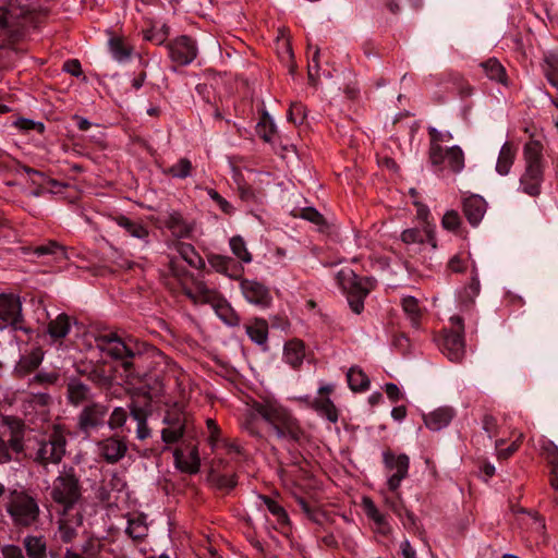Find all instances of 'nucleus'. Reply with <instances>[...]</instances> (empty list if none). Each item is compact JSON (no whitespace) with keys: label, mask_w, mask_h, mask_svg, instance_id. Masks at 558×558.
<instances>
[{"label":"nucleus","mask_w":558,"mask_h":558,"mask_svg":"<svg viewBox=\"0 0 558 558\" xmlns=\"http://www.w3.org/2000/svg\"><path fill=\"white\" fill-rule=\"evenodd\" d=\"M428 134L430 136L428 159L430 163H437L441 160V148H445L442 143L450 142L452 136L449 132H440L435 128H429Z\"/></svg>","instance_id":"5701e85b"},{"label":"nucleus","mask_w":558,"mask_h":558,"mask_svg":"<svg viewBox=\"0 0 558 558\" xmlns=\"http://www.w3.org/2000/svg\"><path fill=\"white\" fill-rule=\"evenodd\" d=\"M7 510L15 525L25 527L35 524L40 513L36 499L23 492L12 494Z\"/></svg>","instance_id":"0eeeda50"},{"label":"nucleus","mask_w":558,"mask_h":558,"mask_svg":"<svg viewBox=\"0 0 558 558\" xmlns=\"http://www.w3.org/2000/svg\"><path fill=\"white\" fill-rule=\"evenodd\" d=\"M447 267L451 272L459 274L466 269V260L457 254L449 259Z\"/></svg>","instance_id":"0e129e2a"},{"label":"nucleus","mask_w":558,"mask_h":558,"mask_svg":"<svg viewBox=\"0 0 558 558\" xmlns=\"http://www.w3.org/2000/svg\"><path fill=\"white\" fill-rule=\"evenodd\" d=\"M504 445H505V441L502 439L497 440L495 444L496 457L498 460H507L519 448L518 440L512 441L507 448H504Z\"/></svg>","instance_id":"5fc2aeb1"},{"label":"nucleus","mask_w":558,"mask_h":558,"mask_svg":"<svg viewBox=\"0 0 558 558\" xmlns=\"http://www.w3.org/2000/svg\"><path fill=\"white\" fill-rule=\"evenodd\" d=\"M440 155L441 160L437 163H432L433 166H442V168H448L453 173H459L464 168V155L459 146L441 148Z\"/></svg>","instance_id":"6ab92c4d"},{"label":"nucleus","mask_w":558,"mask_h":558,"mask_svg":"<svg viewBox=\"0 0 558 558\" xmlns=\"http://www.w3.org/2000/svg\"><path fill=\"white\" fill-rule=\"evenodd\" d=\"M174 461L178 469L189 474H195L199 471V457L197 450L194 448L187 456L181 450L174 451Z\"/></svg>","instance_id":"a878e982"},{"label":"nucleus","mask_w":558,"mask_h":558,"mask_svg":"<svg viewBox=\"0 0 558 558\" xmlns=\"http://www.w3.org/2000/svg\"><path fill=\"white\" fill-rule=\"evenodd\" d=\"M441 225L446 230L457 232L461 226V217L459 213L453 209L446 211L442 217Z\"/></svg>","instance_id":"603ef678"},{"label":"nucleus","mask_w":558,"mask_h":558,"mask_svg":"<svg viewBox=\"0 0 558 558\" xmlns=\"http://www.w3.org/2000/svg\"><path fill=\"white\" fill-rule=\"evenodd\" d=\"M179 253L191 266L197 268L203 265L202 258L197 255L191 244L181 243L179 246Z\"/></svg>","instance_id":"de8ad7c7"},{"label":"nucleus","mask_w":558,"mask_h":558,"mask_svg":"<svg viewBox=\"0 0 558 558\" xmlns=\"http://www.w3.org/2000/svg\"><path fill=\"white\" fill-rule=\"evenodd\" d=\"M208 263L217 272L230 278L238 279L241 276L242 268L229 256L211 254L208 256Z\"/></svg>","instance_id":"412c9836"},{"label":"nucleus","mask_w":558,"mask_h":558,"mask_svg":"<svg viewBox=\"0 0 558 558\" xmlns=\"http://www.w3.org/2000/svg\"><path fill=\"white\" fill-rule=\"evenodd\" d=\"M302 217L316 225H322L324 222L323 215L312 207L303 209Z\"/></svg>","instance_id":"338daca9"},{"label":"nucleus","mask_w":558,"mask_h":558,"mask_svg":"<svg viewBox=\"0 0 558 558\" xmlns=\"http://www.w3.org/2000/svg\"><path fill=\"white\" fill-rule=\"evenodd\" d=\"M192 169V162L187 158H180L177 163L165 172L173 178L185 179L191 175Z\"/></svg>","instance_id":"37998d69"},{"label":"nucleus","mask_w":558,"mask_h":558,"mask_svg":"<svg viewBox=\"0 0 558 558\" xmlns=\"http://www.w3.org/2000/svg\"><path fill=\"white\" fill-rule=\"evenodd\" d=\"M24 546L29 558H44L46 545L40 537L27 536L24 539Z\"/></svg>","instance_id":"a19ab883"},{"label":"nucleus","mask_w":558,"mask_h":558,"mask_svg":"<svg viewBox=\"0 0 558 558\" xmlns=\"http://www.w3.org/2000/svg\"><path fill=\"white\" fill-rule=\"evenodd\" d=\"M401 306L412 327L417 329L422 317V308L418 301L414 296H405L401 301Z\"/></svg>","instance_id":"473e14b6"},{"label":"nucleus","mask_w":558,"mask_h":558,"mask_svg":"<svg viewBox=\"0 0 558 558\" xmlns=\"http://www.w3.org/2000/svg\"><path fill=\"white\" fill-rule=\"evenodd\" d=\"M337 279L347 293L348 302L355 314L364 310V299L373 289L374 280L368 277H359L353 270H340Z\"/></svg>","instance_id":"423d86ee"},{"label":"nucleus","mask_w":558,"mask_h":558,"mask_svg":"<svg viewBox=\"0 0 558 558\" xmlns=\"http://www.w3.org/2000/svg\"><path fill=\"white\" fill-rule=\"evenodd\" d=\"M2 558H25L22 549L15 545H5L2 550Z\"/></svg>","instance_id":"774afa93"},{"label":"nucleus","mask_w":558,"mask_h":558,"mask_svg":"<svg viewBox=\"0 0 558 558\" xmlns=\"http://www.w3.org/2000/svg\"><path fill=\"white\" fill-rule=\"evenodd\" d=\"M163 422L169 426L163 428L161 432L162 440L166 444H173L178 441L184 433V425L181 417L179 415L175 417L166 416Z\"/></svg>","instance_id":"cd10ccee"},{"label":"nucleus","mask_w":558,"mask_h":558,"mask_svg":"<svg viewBox=\"0 0 558 558\" xmlns=\"http://www.w3.org/2000/svg\"><path fill=\"white\" fill-rule=\"evenodd\" d=\"M385 468L392 472L387 481V485L391 492H396L401 484V481L408 476L410 459L407 454L401 453L396 456L387 450L383 453Z\"/></svg>","instance_id":"f8f14e48"},{"label":"nucleus","mask_w":558,"mask_h":558,"mask_svg":"<svg viewBox=\"0 0 558 558\" xmlns=\"http://www.w3.org/2000/svg\"><path fill=\"white\" fill-rule=\"evenodd\" d=\"M84 486L81 471L64 464L53 478L49 496L57 513L83 511L85 506Z\"/></svg>","instance_id":"f03ea898"},{"label":"nucleus","mask_w":558,"mask_h":558,"mask_svg":"<svg viewBox=\"0 0 558 558\" xmlns=\"http://www.w3.org/2000/svg\"><path fill=\"white\" fill-rule=\"evenodd\" d=\"M252 410L274 429L276 436L296 445L307 441V435L290 410L274 398L254 401Z\"/></svg>","instance_id":"f257e3e1"},{"label":"nucleus","mask_w":558,"mask_h":558,"mask_svg":"<svg viewBox=\"0 0 558 558\" xmlns=\"http://www.w3.org/2000/svg\"><path fill=\"white\" fill-rule=\"evenodd\" d=\"M230 247L232 253L243 263H250L252 260V255L247 251L246 244L240 235L231 238Z\"/></svg>","instance_id":"a18cd8bd"},{"label":"nucleus","mask_w":558,"mask_h":558,"mask_svg":"<svg viewBox=\"0 0 558 558\" xmlns=\"http://www.w3.org/2000/svg\"><path fill=\"white\" fill-rule=\"evenodd\" d=\"M452 328L445 330L439 344L442 353L452 362H459L464 355L463 323L460 316L450 318Z\"/></svg>","instance_id":"6e6552de"},{"label":"nucleus","mask_w":558,"mask_h":558,"mask_svg":"<svg viewBox=\"0 0 558 558\" xmlns=\"http://www.w3.org/2000/svg\"><path fill=\"white\" fill-rule=\"evenodd\" d=\"M306 118V109L301 102H293L290 106L288 119L294 124H302Z\"/></svg>","instance_id":"4d7b16f0"},{"label":"nucleus","mask_w":558,"mask_h":558,"mask_svg":"<svg viewBox=\"0 0 558 558\" xmlns=\"http://www.w3.org/2000/svg\"><path fill=\"white\" fill-rule=\"evenodd\" d=\"M296 502L307 519L314 522H319L322 514L316 507H313L308 501L301 497L296 498Z\"/></svg>","instance_id":"13d9d810"},{"label":"nucleus","mask_w":558,"mask_h":558,"mask_svg":"<svg viewBox=\"0 0 558 558\" xmlns=\"http://www.w3.org/2000/svg\"><path fill=\"white\" fill-rule=\"evenodd\" d=\"M453 416L454 410L452 408L442 407L424 415V423L430 430L438 432L449 425Z\"/></svg>","instance_id":"4be33fe9"},{"label":"nucleus","mask_w":558,"mask_h":558,"mask_svg":"<svg viewBox=\"0 0 558 558\" xmlns=\"http://www.w3.org/2000/svg\"><path fill=\"white\" fill-rule=\"evenodd\" d=\"M165 223L175 236L184 238L187 236L191 232V228L184 221L182 215L178 211L169 213Z\"/></svg>","instance_id":"2f4dec72"},{"label":"nucleus","mask_w":558,"mask_h":558,"mask_svg":"<svg viewBox=\"0 0 558 558\" xmlns=\"http://www.w3.org/2000/svg\"><path fill=\"white\" fill-rule=\"evenodd\" d=\"M169 56L179 65L190 64L197 56L196 43L193 38L182 35L168 45Z\"/></svg>","instance_id":"4468645a"},{"label":"nucleus","mask_w":558,"mask_h":558,"mask_svg":"<svg viewBox=\"0 0 558 558\" xmlns=\"http://www.w3.org/2000/svg\"><path fill=\"white\" fill-rule=\"evenodd\" d=\"M99 456L110 464L119 462L128 452V444L123 437L112 435L97 442Z\"/></svg>","instance_id":"dca6fc26"},{"label":"nucleus","mask_w":558,"mask_h":558,"mask_svg":"<svg viewBox=\"0 0 558 558\" xmlns=\"http://www.w3.org/2000/svg\"><path fill=\"white\" fill-rule=\"evenodd\" d=\"M256 131L259 137H262L265 142L271 141L272 134L275 132V124L267 113L264 114L263 121L257 124Z\"/></svg>","instance_id":"09e8293b"},{"label":"nucleus","mask_w":558,"mask_h":558,"mask_svg":"<svg viewBox=\"0 0 558 558\" xmlns=\"http://www.w3.org/2000/svg\"><path fill=\"white\" fill-rule=\"evenodd\" d=\"M312 408L315 409L319 414L326 416L330 422H337L338 412L329 398H318L312 403Z\"/></svg>","instance_id":"58836bf2"},{"label":"nucleus","mask_w":558,"mask_h":558,"mask_svg":"<svg viewBox=\"0 0 558 558\" xmlns=\"http://www.w3.org/2000/svg\"><path fill=\"white\" fill-rule=\"evenodd\" d=\"M70 327V317L62 313L49 322L47 332L52 339L58 340L69 333Z\"/></svg>","instance_id":"c756f323"},{"label":"nucleus","mask_w":558,"mask_h":558,"mask_svg":"<svg viewBox=\"0 0 558 558\" xmlns=\"http://www.w3.org/2000/svg\"><path fill=\"white\" fill-rule=\"evenodd\" d=\"M128 420V412L125 409L121 407H117L110 414L108 420V426L110 429L114 430L122 427Z\"/></svg>","instance_id":"8fccbe9b"},{"label":"nucleus","mask_w":558,"mask_h":558,"mask_svg":"<svg viewBox=\"0 0 558 558\" xmlns=\"http://www.w3.org/2000/svg\"><path fill=\"white\" fill-rule=\"evenodd\" d=\"M0 433V464L9 463L12 460L11 448Z\"/></svg>","instance_id":"69168bd1"},{"label":"nucleus","mask_w":558,"mask_h":558,"mask_svg":"<svg viewBox=\"0 0 558 558\" xmlns=\"http://www.w3.org/2000/svg\"><path fill=\"white\" fill-rule=\"evenodd\" d=\"M210 483L222 490H231L236 486L235 474H221L216 471H211L209 474Z\"/></svg>","instance_id":"ea45409f"},{"label":"nucleus","mask_w":558,"mask_h":558,"mask_svg":"<svg viewBox=\"0 0 558 558\" xmlns=\"http://www.w3.org/2000/svg\"><path fill=\"white\" fill-rule=\"evenodd\" d=\"M463 213L470 225L477 226L485 216L487 204L484 197L472 194L463 199Z\"/></svg>","instance_id":"a211bd4d"},{"label":"nucleus","mask_w":558,"mask_h":558,"mask_svg":"<svg viewBox=\"0 0 558 558\" xmlns=\"http://www.w3.org/2000/svg\"><path fill=\"white\" fill-rule=\"evenodd\" d=\"M43 357L41 349L32 350L28 354L21 356L14 368L15 374L20 377L28 375L40 365Z\"/></svg>","instance_id":"b1692460"},{"label":"nucleus","mask_w":558,"mask_h":558,"mask_svg":"<svg viewBox=\"0 0 558 558\" xmlns=\"http://www.w3.org/2000/svg\"><path fill=\"white\" fill-rule=\"evenodd\" d=\"M517 149L512 143L506 142L498 155L496 162V172L500 175H507L514 162Z\"/></svg>","instance_id":"bb28decb"},{"label":"nucleus","mask_w":558,"mask_h":558,"mask_svg":"<svg viewBox=\"0 0 558 558\" xmlns=\"http://www.w3.org/2000/svg\"><path fill=\"white\" fill-rule=\"evenodd\" d=\"M59 379V374L56 372H39L29 381V385H54Z\"/></svg>","instance_id":"6e6d98bb"},{"label":"nucleus","mask_w":558,"mask_h":558,"mask_svg":"<svg viewBox=\"0 0 558 558\" xmlns=\"http://www.w3.org/2000/svg\"><path fill=\"white\" fill-rule=\"evenodd\" d=\"M480 292V281L475 274V271H472V278L470 284L464 289L463 294L461 295L462 300L464 302H472L473 299Z\"/></svg>","instance_id":"bf43d9fd"},{"label":"nucleus","mask_w":558,"mask_h":558,"mask_svg":"<svg viewBox=\"0 0 558 558\" xmlns=\"http://www.w3.org/2000/svg\"><path fill=\"white\" fill-rule=\"evenodd\" d=\"M126 533L135 541H142L147 536L148 527L143 518L130 519L128 522Z\"/></svg>","instance_id":"79ce46f5"},{"label":"nucleus","mask_w":558,"mask_h":558,"mask_svg":"<svg viewBox=\"0 0 558 558\" xmlns=\"http://www.w3.org/2000/svg\"><path fill=\"white\" fill-rule=\"evenodd\" d=\"M240 286L244 298L250 303L260 307L270 306L272 298L266 286L256 280L248 279H242Z\"/></svg>","instance_id":"f3484780"},{"label":"nucleus","mask_w":558,"mask_h":558,"mask_svg":"<svg viewBox=\"0 0 558 558\" xmlns=\"http://www.w3.org/2000/svg\"><path fill=\"white\" fill-rule=\"evenodd\" d=\"M246 332L252 341L263 345L267 342L268 325L264 319H255L253 324L246 327Z\"/></svg>","instance_id":"f704fd0d"},{"label":"nucleus","mask_w":558,"mask_h":558,"mask_svg":"<svg viewBox=\"0 0 558 558\" xmlns=\"http://www.w3.org/2000/svg\"><path fill=\"white\" fill-rule=\"evenodd\" d=\"M34 254L37 256L51 255L58 262L69 258L66 247L52 240L36 246L34 248Z\"/></svg>","instance_id":"72a5a7b5"},{"label":"nucleus","mask_w":558,"mask_h":558,"mask_svg":"<svg viewBox=\"0 0 558 558\" xmlns=\"http://www.w3.org/2000/svg\"><path fill=\"white\" fill-rule=\"evenodd\" d=\"M349 387L353 391H363L368 388L369 379L366 374L357 368L351 367L347 374Z\"/></svg>","instance_id":"4c0bfd02"},{"label":"nucleus","mask_w":558,"mask_h":558,"mask_svg":"<svg viewBox=\"0 0 558 558\" xmlns=\"http://www.w3.org/2000/svg\"><path fill=\"white\" fill-rule=\"evenodd\" d=\"M66 395L69 402L77 407L89 399L90 388L78 378L72 377L66 384Z\"/></svg>","instance_id":"393cba45"},{"label":"nucleus","mask_w":558,"mask_h":558,"mask_svg":"<svg viewBox=\"0 0 558 558\" xmlns=\"http://www.w3.org/2000/svg\"><path fill=\"white\" fill-rule=\"evenodd\" d=\"M96 345L116 361H120L126 379L138 378L142 375V352L132 345V341H123L114 333L101 335L96 338Z\"/></svg>","instance_id":"7ed1b4c3"},{"label":"nucleus","mask_w":558,"mask_h":558,"mask_svg":"<svg viewBox=\"0 0 558 558\" xmlns=\"http://www.w3.org/2000/svg\"><path fill=\"white\" fill-rule=\"evenodd\" d=\"M20 169L26 173L29 178H31V181L33 184L37 185V186H41L44 181L46 180V177L43 172L36 170V169H33L28 166H20Z\"/></svg>","instance_id":"680f3d73"},{"label":"nucleus","mask_w":558,"mask_h":558,"mask_svg":"<svg viewBox=\"0 0 558 558\" xmlns=\"http://www.w3.org/2000/svg\"><path fill=\"white\" fill-rule=\"evenodd\" d=\"M364 507H365V511H366V514L368 518H371L373 521H375L379 525L385 523V517L379 513L378 509L376 508V506L374 505V502L371 499H368V498L364 499Z\"/></svg>","instance_id":"052dcab7"},{"label":"nucleus","mask_w":558,"mask_h":558,"mask_svg":"<svg viewBox=\"0 0 558 558\" xmlns=\"http://www.w3.org/2000/svg\"><path fill=\"white\" fill-rule=\"evenodd\" d=\"M108 412V405L100 402H92L85 405L77 416L78 429L88 435L92 430L104 426Z\"/></svg>","instance_id":"9b49d317"},{"label":"nucleus","mask_w":558,"mask_h":558,"mask_svg":"<svg viewBox=\"0 0 558 558\" xmlns=\"http://www.w3.org/2000/svg\"><path fill=\"white\" fill-rule=\"evenodd\" d=\"M401 240L405 244H423L425 242H428L433 248L436 247L435 235L429 229H426L424 231H421L418 229H407L401 233Z\"/></svg>","instance_id":"c85d7f7f"},{"label":"nucleus","mask_w":558,"mask_h":558,"mask_svg":"<svg viewBox=\"0 0 558 558\" xmlns=\"http://www.w3.org/2000/svg\"><path fill=\"white\" fill-rule=\"evenodd\" d=\"M263 500L267 506L269 512H271L280 523H287L289 518L286 510L274 499L263 496Z\"/></svg>","instance_id":"864d4df0"},{"label":"nucleus","mask_w":558,"mask_h":558,"mask_svg":"<svg viewBox=\"0 0 558 558\" xmlns=\"http://www.w3.org/2000/svg\"><path fill=\"white\" fill-rule=\"evenodd\" d=\"M66 433L60 425H54L40 441L34 456V462L43 468L59 464L66 452Z\"/></svg>","instance_id":"39448f33"},{"label":"nucleus","mask_w":558,"mask_h":558,"mask_svg":"<svg viewBox=\"0 0 558 558\" xmlns=\"http://www.w3.org/2000/svg\"><path fill=\"white\" fill-rule=\"evenodd\" d=\"M20 36L17 25L13 22V14L4 7H0V46L13 43Z\"/></svg>","instance_id":"aec40b11"},{"label":"nucleus","mask_w":558,"mask_h":558,"mask_svg":"<svg viewBox=\"0 0 558 558\" xmlns=\"http://www.w3.org/2000/svg\"><path fill=\"white\" fill-rule=\"evenodd\" d=\"M82 558H106L107 549L105 544L98 538H89L82 546Z\"/></svg>","instance_id":"e433bc0d"},{"label":"nucleus","mask_w":558,"mask_h":558,"mask_svg":"<svg viewBox=\"0 0 558 558\" xmlns=\"http://www.w3.org/2000/svg\"><path fill=\"white\" fill-rule=\"evenodd\" d=\"M207 194L213 201H215L218 204V206L223 213L231 214L232 205L228 201H226L217 191H215L214 189H208Z\"/></svg>","instance_id":"e2e57ef3"},{"label":"nucleus","mask_w":558,"mask_h":558,"mask_svg":"<svg viewBox=\"0 0 558 558\" xmlns=\"http://www.w3.org/2000/svg\"><path fill=\"white\" fill-rule=\"evenodd\" d=\"M490 81H496L504 86L508 85V76L505 68L497 59L490 58Z\"/></svg>","instance_id":"3c124183"},{"label":"nucleus","mask_w":558,"mask_h":558,"mask_svg":"<svg viewBox=\"0 0 558 558\" xmlns=\"http://www.w3.org/2000/svg\"><path fill=\"white\" fill-rule=\"evenodd\" d=\"M58 531L56 538L63 544H71L77 537V529L83 524V511L58 513Z\"/></svg>","instance_id":"2eb2a0df"},{"label":"nucleus","mask_w":558,"mask_h":558,"mask_svg":"<svg viewBox=\"0 0 558 558\" xmlns=\"http://www.w3.org/2000/svg\"><path fill=\"white\" fill-rule=\"evenodd\" d=\"M1 427L8 430L9 439L5 440L11 450L15 453H22L25 450L26 425L24 421L14 415H2Z\"/></svg>","instance_id":"ddd939ff"},{"label":"nucleus","mask_w":558,"mask_h":558,"mask_svg":"<svg viewBox=\"0 0 558 558\" xmlns=\"http://www.w3.org/2000/svg\"><path fill=\"white\" fill-rule=\"evenodd\" d=\"M185 294L194 301L201 300L203 302L211 303L216 314L227 325L235 326L239 324V317L233 308L225 300L217 298L216 293L204 284L197 286L196 293H193L191 290H186Z\"/></svg>","instance_id":"1a4fd4ad"},{"label":"nucleus","mask_w":558,"mask_h":558,"mask_svg":"<svg viewBox=\"0 0 558 558\" xmlns=\"http://www.w3.org/2000/svg\"><path fill=\"white\" fill-rule=\"evenodd\" d=\"M23 329L22 303L13 294L0 295V329Z\"/></svg>","instance_id":"9d476101"},{"label":"nucleus","mask_w":558,"mask_h":558,"mask_svg":"<svg viewBox=\"0 0 558 558\" xmlns=\"http://www.w3.org/2000/svg\"><path fill=\"white\" fill-rule=\"evenodd\" d=\"M305 356L304 344L300 340H291L284 345V359L293 367L302 364Z\"/></svg>","instance_id":"7c9ffc66"},{"label":"nucleus","mask_w":558,"mask_h":558,"mask_svg":"<svg viewBox=\"0 0 558 558\" xmlns=\"http://www.w3.org/2000/svg\"><path fill=\"white\" fill-rule=\"evenodd\" d=\"M110 51L113 58L121 62L126 60L130 57V49L123 44V41L119 38H111L109 40Z\"/></svg>","instance_id":"49530a36"},{"label":"nucleus","mask_w":558,"mask_h":558,"mask_svg":"<svg viewBox=\"0 0 558 558\" xmlns=\"http://www.w3.org/2000/svg\"><path fill=\"white\" fill-rule=\"evenodd\" d=\"M114 220L118 226L125 229L134 238L145 239L148 235V230L138 221H133L125 216H118Z\"/></svg>","instance_id":"c9c22d12"},{"label":"nucleus","mask_w":558,"mask_h":558,"mask_svg":"<svg viewBox=\"0 0 558 558\" xmlns=\"http://www.w3.org/2000/svg\"><path fill=\"white\" fill-rule=\"evenodd\" d=\"M523 154L526 167L520 183L524 193L536 196L543 181V145L538 141H530L524 145Z\"/></svg>","instance_id":"20e7f679"},{"label":"nucleus","mask_w":558,"mask_h":558,"mask_svg":"<svg viewBox=\"0 0 558 558\" xmlns=\"http://www.w3.org/2000/svg\"><path fill=\"white\" fill-rule=\"evenodd\" d=\"M87 378L98 387L107 388L112 384V377L101 366H93L87 374Z\"/></svg>","instance_id":"c03bdc74"}]
</instances>
